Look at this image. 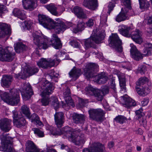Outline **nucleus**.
<instances>
[{"label": "nucleus", "instance_id": "obj_26", "mask_svg": "<svg viewBox=\"0 0 152 152\" xmlns=\"http://www.w3.org/2000/svg\"><path fill=\"white\" fill-rule=\"evenodd\" d=\"M56 124L58 128H61L64 123V114L62 112L56 113L54 115Z\"/></svg>", "mask_w": 152, "mask_h": 152}, {"label": "nucleus", "instance_id": "obj_4", "mask_svg": "<svg viewBox=\"0 0 152 152\" xmlns=\"http://www.w3.org/2000/svg\"><path fill=\"white\" fill-rule=\"evenodd\" d=\"M105 34L101 33L97 35L95 33H93L91 36L89 38L84 40L83 42L85 47L86 48L93 47L94 43H99L104 39Z\"/></svg>", "mask_w": 152, "mask_h": 152}, {"label": "nucleus", "instance_id": "obj_43", "mask_svg": "<svg viewBox=\"0 0 152 152\" xmlns=\"http://www.w3.org/2000/svg\"><path fill=\"white\" fill-rule=\"evenodd\" d=\"M49 99L50 102H52V105L55 110L59 107V104L57 98L55 96H52Z\"/></svg>", "mask_w": 152, "mask_h": 152}, {"label": "nucleus", "instance_id": "obj_17", "mask_svg": "<svg viewBox=\"0 0 152 152\" xmlns=\"http://www.w3.org/2000/svg\"><path fill=\"white\" fill-rule=\"evenodd\" d=\"M11 29L10 25L0 22V38L4 37L6 35H10Z\"/></svg>", "mask_w": 152, "mask_h": 152}, {"label": "nucleus", "instance_id": "obj_35", "mask_svg": "<svg viewBox=\"0 0 152 152\" xmlns=\"http://www.w3.org/2000/svg\"><path fill=\"white\" fill-rule=\"evenodd\" d=\"M14 47L15 51L18 53L25 51L27 48L25 45L21 42L14 44Z\"/></svg>", "mask_w": 152, "mask_h": 152}, {"label": "nucleus", "instance_id": "obj_9", "mask_svg": "<svg viewBox=\"0 0 152 152\" xmlns=\"http://www.w3.org/2000/svg\"><path fill=\"white\" fill-rule=\"evenodd\" d=\"M56 58L54 59L51 58H42L37 63V65L40 67L45 69L48 67H51L54 66L56 63H58L60 61L57 59V56L56 55L54 56Z\"/></svg>", "mask_w": 152, "mask_h": 152}, {"label": "nucleus", "instance_id": "obj_28", "mask_svg": "<svg viewBox=\"0 0 152 152\" xmlns=\"http://www.w3.org/2000/svg\"><path fill=\"white\" fill-rule=\"evenodd\" d=\"M26 152H39V149L31 141H28L26 142Z\"/></svg>", "mask_w": 152, "mask_h": 152}, {"label": "nucleus", "instance_id": "obj_29", "mask_svg": "<svg viewBox=\"0 0 152 152\" xmlns=\"http://www.w3.org/2000/svg\"><path fill=\"white\" fill-rule=\"evenodd\" d=\"M130 28L124 25H121L120 26V28L118 30L120 34L124 36L129 37L131 34L129 31Z\"/></svg>", "mask_w": 152, "mask_h": 152}, {"label": "nucleus", "instance_id": "obj_57", "mask_svg": "<svg viewBox=\"0 0 152 152\" xmlns=\"http://www.w3.org/2000/svg\"><path fill=\"white\" fill-rule=\"evenodd\" d=\"M115 7L114 4L112 2H110L108 6V13L109 14L111 11L113 10Z\"/></svg>", "mask_w": 152, "mask_h": 152}, {"label": "nucleus", "instance_id": "obj_64", "mask_svg": "<svg viewBox=\"0 0 152 152\" xmlns=\"http://www.w3.org/2000/svg\"><path fill=\"white\" fill-rule=\"evenodd\" d=\"M70 94V90L69 88H67L66 89L65 92L63 94L64 98H67L68 96H70L69 94Z\"/></svg>", "mask_w": 152, "mask_h": 152}, {"label": "nucleus", "instance_id": "obj_6", "mask_svg": "<svg viewBox=\"0 0 152 152\" xmlns=\"http://www.w3.org/2000/svg\"><path fill=\"white\" fill-rule=\"evenodd\" d=\"M22 69L20 73L15 75V77L16 78H20L24 79L27 77L28 75H32L37 72L39 71L38 69L35 67H30L26 66L25 68L22 67Z\"/></svg>", "mask_w": 152, "mask_h": 152}, {"label": "nucleus", "instance_id": "obj_61", "mask_svg": "<svg viewBox=\"0 0 152 152\" xmlns=\"http://www.w3.org/2000/svg\"><path fill=\"white\" fill-rule=\"evenodd\" d=\"M70 44L75 48L79 47V43L76 40H73L70 42Z\"/></svg>", "mask_w": 152, "mask_h": 152}, {"label": "nucleus", "instance_id": "obj_13", "mask_svg": "<svg viewBox=\"0 0 152 152\" xmlns=\"http://www.w3.org/2000/svg\"><path fill=\"white\" fill-rule=\"evenodd\" d=\"M104 145L98 142L93 143L89 148H85L83 150V152H103Z\"/></svg>", "mask_w": 152, "mask_h": 152}, {"label": "nucleus", "instance_id": "obj_41", "mask_svg": "<svg viewBox=\"0 0 152 152\" xmlns=\"http://www.w3.org/2000/svg\"><path fill=\"white\" fill-rule=\"evenodd\" d=\"M65 100L66 104L64 105H63V107L67 109H69L71 106L73 107L75 106L74 103L70 96H68L67 98H65Z\"/></svg>", "mask_w": 152, "mask_h": 152}, {"label": "nucleus", "instance_id": "obj_45", "mask_svg": "<svg viewBox=\"0 0 152 152\" xmlns=\"http://www.w3.org/2000/svg\"><path fill=\"white\" fill-rule=\"evenodd\" d=\"M114 120L117 123L123 124L126 122L127 121V119L124 116L118 115L114 118Z\"/></svg>", "mask_w": 152, "mask_h": 152}, {"label": "nucleus", "instance_id": "obj_62", "mask_svg": "<svg viewBox=\"0 0 152 152\" xmlns=\"http://www.w3.org/2000/svg\"><path fill=\"white\" fill-rule=\"evenodd\" d=\"M94 24V20L92 19H90L86 23V26L88 27H91Z\"/></svg>", "mask_w": 152, "mask_h": 152}, {"label": "nucleus", "instance_id": "obj_37", "mask_svg": "<svg viewBox=\"0 0 152 152\" xmlns=\"http://www.w3.org/2000/svg\"><path fill=\"white\" fill-rule=\"evenodd\" d=\"M152 52V44L146 43L145 44V48L143 49V55L149 56L151 55Z\"/></svg>", "mask_w": 152, "mask_h": 152}, {"label": "nucleus", "instance_id": "obj_53", "mask_svg": "<svg viewBox=\"0 0 152 152\" xmlns=\"http://www.w3.org/2000/svg\"><path fill=\"white\" fill-rule=\"evenodd\" d=\"M25 26L27 29L29 30L33 27V22L31 20L25 21Z\"/></svg>", "mask_w": 152, "mask_h": 152}, {"label": "nucleus", "instance_id": "obj_19", "mask_svg": "<svg viewBox=\"0 0 152 152\" xmlns=\"http://www.w3.org/2000/svg\"><path fill=\"white\" fill-rule=\"evenodd\" d=\"M129 10L127 8H122L120 12L117 15L115 18L116 21L120 22L128 20L129 18L128 14Z\"/></svg>", "mask_w": 152, "mask_h": 152}, {"label": "nucleus", "instance_id": "obj_10", "mask_svg": "<svg viewBox=\"0 0 152 152\" xmlns=\"http://www.w3.org/2000/svg\"><path fill=\"white\" fill-rule=\"evenodd\" d=\"M109 41L111 46L118 51L121 52L122 51L121 41L117 34H112L110 36Z\"/></svg>", "mask_w": 152, "mask_h": 152}, {"label": "nucleus", "instance_id": "obj_14", "mask_svg": "<svg viewBox=\"0 0 152 152\" xmlns=\"http://www.w3.org/2000/svg\"><path fill=\"white\" fill-rule=\"evenodd\" d=\"M41 88L43 90L41 94L42 96L51 94L54 89L53 85L47 80L42 83Z\"/></svg>", "mask_w": 152, "mask_h": 152}, {"label": "nucleus", "instance_id": "obj_52", "mask_svg": "<svg viewBox=\"0 0 152 152\" xmlns=\"http://www.w3.org/2000/svg\"><path fill=\"white\" fill-rule=\"evenodd\" d=\"M146 70V69L145 66L143 65H140L138 68L137 72V73H140L141 75H142L144 74Z\"/></svg>", "mask_w": 152, "mask_h": 152}, {"label": "nucleus", "instance_id": "obj_47", "mask_svg": "<svg viewBox=\"0 0 152 152\" xmlns=\"http://www.w3.org/2000/svg\"><path fill=\"white\" fill-rule=\"evenodd\" d=\"M94 95L97 100L100 101H102L104 96L101 91L98 89L96 90V92Z\"/></svg>", "mask_w": 152, "mask_h": 152}, {"label": "nucleus", "instance_id": "obj_24", "mask_svg": "<svg viewBox=\"0 0 152 152\" xmlns=\"http://www.w3.org/2000/svg\"><path fill=\"white\" fill-rule=\"evenodd\" d=\"M142 32L139 30L136 29L132 32L131 35L132 39L136 43L141 44L143 42V39L141 37Z\"/></svg>", "mask_w": 152, "mask_h": 152}, {"label": "nucleus", "instance_id": "obj_7", "mask_svg": "<svg viewBox=\"0 0 152 152\" xmlns=\"http://www.w3.org/2000/svg\"><path fill=\"white\" fill-rule=\"evenodd\" d=\"M13 51V49L12 47H7L4 48L2 52L0 53V60L2 61H12L15 55Z\"/></svg>", "mask_w": 152, "mask_h": 152}, {"label": "nucleus", "instance_id": "obj_54", "mask_svg": "<svg viewBox=\"0 0 152 152\" xmlns=\"http://www.w3.org/2000/svg\"><path fill=\"white\" fill-rule=\"evenodd\" d=\"M50 98H43L41 100V102L42 103V105L43 106H46L50 102L49 99Z\"/></svg>", "mask_w": 152, "mask_h": 152}, {"label": "nucleus", "instance_id": "obj_5", "mask_svg": "<svg viewBox=\"0 0 152 152\" xmlns=\"http://www.w3.org/2000/svg\"><path fill=\"white\" fill-rule=\"evenodd\" d=\"M1 147L3 151L5 152H14L12 144V138L7 135L2 134L0 136Z\"/></svg>", "mask_w": 152, "mask_h": 152}, {"label": "nucleus", "instance_id": "obj_58", "mask_svg": "<svg viewBox=\"0 0 152 152\" xmlns=\"http://www.w3.org/2000/svg\"><path fill=\"white\" fill-rule=\"evenodd\" d=\"M12 113H13V119H18L21 117H22L21 115H19L18 114V111L15 110H14L12 111Z\"/></svg>", "mask_w": 152, "mask_h": 152}, {"label": "nucleus", "instance_id": "obj_16", "mask_svg": "<svg viewBox=\"0 0 152 152\" xmlns=\"http://www.w3.org/2000/svg\"><path fill=\"white\" fill-rule=\"evenodd\" d=\"M53 22L54 24L51 29L54 28L56 33L59 34L65 30L66 26L64 23L60 19H57L56 22H54L53 20Z\"/></svg>", "mask_w": 152, "mask_h": 152}, {"label": "nucleus", "instance_id": "obj_46", "mask_svg": "<svg viewBox=\"0 0 152 152\" xmlns=\"http://www.w3.org/2000/svg\"><path fill=\"white\" fill-rule=\"evenodd\" d=\"M140 7L141 9H145L148 8L150 4L149 2L146 0H139Z\"/></svg>", "mask_w": 152, "mask_h": 152}, {"label": "nucleus", "instance_id": "obj_23", "mask_svg": "<svg viewBox=\"0 0 152 152\" xmlns=\"http://www.w3.org/2000/svg\"><path fill=\"white\" fill-rule=\"evenodd\" d=\"M23 7L25 9L33 10L37 6V0H23Z\"/></svg>", "mask_w": 152, "mask_h": 152}, {"label": "nucleus", "instance_id": "obj_1", "mask_svg": "<svg viewBox=\"0 0 152 152\" xmlns=\"http://www.w3.org/2000/svg\"><path fill=\"white\" fill-rule=\"evenodd\" d=\"M52 130L51 132L53 135L64 134L69 139H71L72 142L76 145L83 144L85 141L84 135L81 132L80 129H76L73 131L71 128L66 126L61 129L60 128L57 127L56 129L54 127H52Z\"/></svg>", "mask_w": 152, "mask_h": 152}, {"label": "nucleus", "instance_id": "obj_20", "mask_svg": "<svg viewBox=\"0 0 152 152\" xmlns=\"http://www.w3.org/2000/svg\"><path fill=\"white\" fill-rule=\"evenodd\" d=\"M130 53L132 57L135 60L139 61L143 58L142 55L138 50L136 47L133 44L130 45Z\"/></svg>", "mask_w": 152, "mask_h": 152}, {"label": "nucleus", "instance_id": "obj_50", "mask_svg": "<svg viewBox=\"0 0 152 152\" xmlns=\"http://www.w3.org/2000/svg\"><path fill=\"white\" fill-rule=\"evenodd\" d=\"M58 75V74L52 70L51 71L50 73L47 75L46 77L48 78L50 77L51 79H53L56 78Z\"/></svg>", "mask_w": 152, "mask_h": 152}, {"label": "nucleus", "instance_id": "obj_21", "mask_svg": "<svg viewBox=\"0 0 152 152\" xmlns=\"http://www.w3.org/2000/svg\"><path fill=\"white\" fill-rule=\"evenodd\" d=\"M121 100L124 102L123 105L126 107L129 108L132 106H134L136 105V103L134 100L126 95L121 96Z\"/></svg>", "mask_w": 152, "mask_h": 152}, {"label": "nucleus", "instance_id": "obj_40", "mask_svg": "<svg viewBox=\"0 0 152 152\" xmlns=\"http://www.w3.org/2000/svg\"><path fill=\"white\" fill-rule=\"evenodd\" d=\"M85 25L84 23L82 21L79 22L77 24V28H71V29L73 32L76 33L79 31L83 30L84 29Z\"/></svg>", "mask_w": 152, "mask_h": 152}, {"label": "nucleus", "instance_id": "obj_11", "mask_svg": "<svg viewBox=\"0 0 152 152\" xmlns=\"http://www.w3.org/2000/svg\"><path fill=\"white\" fill-rule=\"evenodd\" d=\"M22 87L21 91L23 98L25 100H27L33 94L31 86L28 83H26L23 84Z\"/></svg>", "mask_w": 152, "mask_h": 152}, {"label": "nucleus", "instance_id": "obj_59", "mask_svg": "<svg viewBox=\"0 0 152 152\" xmlns=\"http://www.w3.org/2000/svg\"><path fill=\"white\" fill-rule=\"evenodd\" d=\"M38 116L36 114H33L31 117V122L35 124V121L38 120Z\"/></svg>", "mask_w": 152, "mask_h": 152}, {"label": "nucleus", "instance_id": "obj_32", "mask_svg": "<svg viewBox=\"0 0 152 152\" xmlns=\"http://www.w3.org/2000/svg\"><path fill=\"white\" fill-rule=\"evenodd\" d=\"M73 122L77 124L82 123L85 121V116L82 114L74 113L72 116Z\"/></svg>", "mask_w": 152, "mask_h": 152}, {"label": "nucleus", "instance_id": "obj_51", "mask_svg": "<svg viewBox=\"0 0 152 152\" xmlns=\"http://www.w3.org/2000/svg\"><path fill=\"white\" fill-rule=\"evenodd\" d=\"M32 130L34 131L35 134H37L39 137H42L44 136L43 132L40 130L39 129L36 128L32 129Z\"/></svg>", "mask_w": 152, "mask_h": 152}, {"label": "nucleus", "instance_id": "obj_2", "mask_svg": "<svg viewBox=\"0 0 152 152\" xmlns=\"http://www.w3.org/2000/svg\"><path fill=\"white\" fill-rule=\"evenodd\" d=\"M33 37L34 42L39 49H45L50 45L56 49L61 47L60 40L56 34H53L51 39L49 42L47 37L39 36L37 32L33 33Z\"/></svg>", "mask_w": 152, "mask_h": 152}, {"label": "nucleus", "instance_id": "obj_60", "mask_svg": "<svg viewBox=\"0 0 152 152\" xmlns=\"http://www.w3.org/2000/svg\"><path fill=\"white\" fill-rule=\"evenodd\" d=\"M114 80L115 79H113L112 80L111 82L110 83V87L113 90V91L115 93H116V90Z\"/></svg>", "mask_w": 152, "mask_h": 152}, {"label": "nucleus", "instance_id": "obj_49", "mask_svg": "<svg viewBox=\"0 0 152 152\" xmlns=\"http://www.w3.org/2000/svg\"><path fill=\"white\" fill-rule=\"evenodd\" d=\"M21 110L23 113L27 116L29 117L30 116V113L29 110V108L26 105H23L22 106Z\"/></svg>", "mask_w": 152, "mask_h": 152}, {"label": "nucleus", "instance_id": "obj_63", "mask_svg": "<svg viewBox=\"0 0 152 152\" xmlns=\"http://www.w3.org/2000/svg\"><path fill=\"white\" fill-rule=\"evenodd\" d=\"M142 110L140 109L136 111L135 112L136 116L138 119H139V118H140L142 116V115L143 113H142Z\"/></svg>", "mask_w": 152, "mask_h": 152}, {"label": "nucleus", "instance_id": "obj_36", "mask_svg": "<svg viewBox=\"0 0 152 152\" xmlns=\"http://www.w3.org/2000/svg\"><path fill=\"white\" fill-rule=\"evenodd\" d=\"M12 12L15 16L17 17L21 20H24L26 18L23 10H21L18 9H15Z\"/></svg>", "mask_w": 152, "mask_h": 152}, {"label": "nucleus", "instance_id": "obj_30", "mask_svg": "<svg viewBox=\"0 0 152 152\" xmlns=\"http://www.w3.org/2000/svg\"><path fill=\"white\" fill-rule=\"evenodd\" d=\"M72 12L79 18H87L86 15L84 13L82 9L79 7L76 6L75 7Z\"/></svg>", "mask_w": 152, "mask_h": 152}, {"label": "nucleus", "instance_id": "obj_48", "mask_svg": "<svg viewBox=\"0 0 152 152\" xmlns=\"http://www.w3.org/2000/svg\"><path fill=\"white\" fill-rule=\"evenodd\" d=\"M122 4L125 6L124 8H127L128 10L130 9L131 8V0H122Z\"/></svg>", "mask_w": 152, "mask_h": 152}, {"label": "nucleus", "instance_id": "obj_42", "mask_svg": "<svg viewBox=\"0 0 152 152\" xmlns=\"http://www.w3.org/2000/svg\"><path fill=\"white\" fill-rule=\"evenodd\" d=\"M148 81V78L145 77H143L140 78L136 84L137 86H145V85H148L147 84Z\"/></svg>", "mask_w": 152, "mask_h": 152}, {"label": "nucleus", "instance_id": "obj_8", "mask_svg": "<svg viewBox=\"0 0 152 152\" xmlns=\"http://www.w3.org/2000/svg\"><path fill=\"white\" fill-rule=\"evenodd\" d=\"M90 118L97 121H102L105 114V112L101 108H91L89 110Z\"/></svg>", "mask_w": 152, "mask_h": 152}, {"label": "nucleus", "instance_id": "obj_18", "mask_svg": "<svg viewBox=\"0 0 152 152\" xmlns=\"http://www.w3.org/2000/svg\"><path fill=\"white\" fill-rule=\"evenodd\" d=\"M12 121L7 118L0 120V129L5 132H8L11 128Z\"/></svg>", "mask_w": 152, "mask_h": 152}, {"label": "nucleus", "instance_id": "obj_39", "mask_svg": "<svg viewBox=\"0 0 152 152\" xmlns=\"http://www.w3.org/2000/svg\"><path fill=\"white\" fill-rule=\"evenodd\" d=\"M80 74V69L75 67H74L69 73L70 77L76 78L79 77Z\"/></svg>", "mask_w": 152, "mask_h": 152}, {"label": "nucleus", "instance_id": "obj_25", "mask_svg": "<svg viewBox=\"0 0 152 152\" xmlns=\"http://www.w3.org/2000/svg\"><path fill=\"white\" fill-rule=\"evenodd\" d=\"M108 79L107 75L104 72H102L95 77V81L99 84H104Z\"/></svg>", "mask_w": 152, "mask_h": 152}, {"label": "nucleus", "instance_id": "obj_38", "mask_svg": "<svg viewBox=\"0 0 152 152\" xmlns=\"http://www.w3.org/2000/svg\"><path fill=\"white\" fill-rule=\"evenodd\" d=\"M46 9L53 15L58 16V15L57 12V7L53 4L51 3L46 5Z\"/></svg>", "mask_w": 152, "mask_h": 152}, {"label": "nucleus", "instance_id": "obj_44", "mask_svg": "<svg viewBox=\"0 0 152 152\" xmlns=\"http://www.w3.org/2000/svg\"><path fill=\"white\" fill-rule=\"evenodd\" d=\"M97 89L94 88L91 86H88L85 88L86 93L88 95L93 96L96 92V90Z\"/></svg>", "mask_w": 152, "mask_h": 152}, {"label": "nucleus", "instance_id": "obj_56", "mask_svg": "<svg viewBox=\"0 0 152 152\" xmlns=\"http://www.w3.org/2000/svg\"><path fill=\"white\" fill-rule=\"evenodd\" d=\"M139 121L140 124L143 126H145L146 125L147 121L145 118L143 117H142L140 118H139Z\"/></svg>", "mask_w": 152, "mask_h": 152}, {"label": "nucleus", "instance_id": "obj_3", "mask_svg": "<svg viewBox=\"0 0 152 152\" xmlns=\"http://www.w3.org/2000/svg\"><path fill=\"white\" fill-rule=\"evenodd\" d=\"M19 91L16 89H12L10 93L4 92L1 93L0 91L1 99L4 102L12 105L17 104L19 101Z\"/></svg>", "mask_w": 152, "mask_h": 152}, {"label": "nucleus", "instance_id": "obj_31", "mask_svg": "<svg viewBox=\"0 0 152 152\" xmlns=\"http://www.w3.org/2000/svg\"><path fill=\"white\" fill-rule=\"evenodd\" d=\"M118 78L119 81V83L121 90V92L122 93L126 91V88L125 86V77L123 74L119 75H118Z\"/></svg>", "mask_w": 152, "mask_h": 152}, {"label": "nucleus", "instance_id": "obj_33", "mask_svg": "<svg viewBox=\"0 0 152 152\" xmlns=\"http://www.w3.org/2000/svg\"><path fill=\"white\" fill-rule=\"evenodd\" d=\"M12 77L10 75L3 76L1 80V84L4 87H8L12 81Z\"/></svg>", "mask_w": 152, "mask_h": 152}, {"label": "nucleus", "instance_id": "obj_27", "mask_svg": "<svg viewBox=\"0 0 152 152\" xmlns=\"http://www.w3.org/2000/svg\"><path fill=\"white\" fill-rule=\"evenodd\" d=\"M83 4L85 7L92 10H95L98 6L97 0H86Z\"/></svg>", "mask_w": 152, "mask_h": 152}, {"label": "nucleus", "instance_id": "obj_22", "mask_svg": "<svg viewBox=\"0 0 152 152\" xmlns=\"http://www.w3.org/2000/svg\"><path fill=\"white\" fill-rule=\"evenodd\" d=\"M151 88V86L147 85H145V86H137L136 88L138 94L142 96H144L148 94L150 91Z\"/></svg>", "mask_w": 152, "mask_h": 152}, {"label": "nucleus", "instance_id": "obj_15", "mask_svg": "<svg viewBox=\"0 0 152 152\" xmlns=\"http://www.w3.org/2000/svg\"><path fill=\"white\" fill-rule=\"evenodd\" d=\"M98 68V66L96 64L88 63L84 69L85 75L88 78H93L94 71L95 69L96 70Z\"/></svg>", "mask_w": 152, "mask_h": 152}, {"label": "nucleus", "instance_id": "obj_12", "mask_svg": "<svg viewBox=\"0 0 152 152\" xmlns=\"http://www.w3.org/2000/svg\"><path fill=\"white\" fill-rule=\"evenodd\" d=\"M38 20L40 24L48 29H51L54 24L53 20L45 15H39Z\"/></svg>", "mask_w": 152, "mask_h": 152}, {"label": "nucleus", "instance_id": "obj_55", "mask_svg": "<svg viewBox=\"0 0 152 152\" xmlns=\"http://www.w3.org/2000/svg\"><path fill=\"white\" fill-rule=\"evenodd\" d=\"M102 88L101 91L104 96L109 93V88L108 86H103Z\"/></svg>", "mask_w": 152, "mask_h": 152}, {"label": "nucleus", "instance_id": "obj_34", "mask_svg": "<svg viewBox=\"0 0 152 152\" xmlns=\"http://www.w3.org/2000/svg\"><path fill=\"white\" fill-rule=\"evenodd\" d=\"M13 123L14 125L18 128H21L24 126L26 123L24 118L21 117L18 119H13Z\"/></svg>", "mask_w": 152, "mask_h": 152}]
</instances>
